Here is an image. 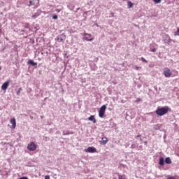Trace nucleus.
<instances>
[{
  "mask_svg": "<svg viewBox=\"0 0 179 179\" xmlns=\"http://www.w3.org/2000/svg\"><path fill=\"white\" fill-rule=\"evenodd\" d=\"M52 19H55V20L58 19V15H53Z\"/></svg>",
  "mask_w": 179,
  "mask_h": 179,
  "instance_id": "nucleus-22",
  "label": "nucleus"
},
{
  "mask_svg": "<svg viewBox=\"0 0 179 179\" xmlns=\"http://www.w3.org/2000/svg\"><path fill=\"white\" fill-rule=\"evenodd\" d=\"M140 101H142V99L140 98H137L135 101V103H139Z\"/></svg>",
  "mask_w": 179,
  "mask_h": 179,
  "instance_id": "nucleus-20",
  "label": "nucleus"
},
{
  "mask_svg": "<svg viewBox=\"0 0 179 179\" xmlns=\"http://www.w3.org/2000/svg\"><path fill=\"white\" fill-rule=\"evenodd\" d=\"M136 137L137 138H141V135H138Z\"/></svg>",
  "mask_w": 179,
  "mask_h": 179,
  "instance_id": "nucleus-28",
  "label": "nucleus"
},
{
  "mask_svg": "<svg viewBox=\"0 0 179 179\" xmlns=\"http://www.w3.org/2000/svg\"><path fill=\"white\" fill-rule=\"evenodd\" d=\"M23 90L22 88H19V90L17 92V96H20V92Z\"/></svg>",
  "mask_w": 179,
  "mask_h": 179,
  "instance_id": "nucleus-17",
  "label": "nucleus"
},
{
  "mask_svg": "<svg viewBox=\"0 0 179 179\" xmlns=\"http://www.w3.org/2000/svg\"><path fill=\"white\" fill-rule=\"evenodd\" d=\"M165 163H166V164H171V159H170V157H166L165 159Z\"/></svg>",
  "mask_w": 179,
  "mask_h": 179,
  "instance_id": "nucleus-13",
  "label": "nucleus"
},
{
  "mask_svg": "<svg viewBox=\"0 0 179 179\" xmlns=\"http://www.w3.org/2000/svg\"><path fill=\"white\" fill-rule=\"evenodd\" d=\"M132 6H134V3H131L130 1H127V7L129 8V9H131V8H132Z\"/></svg>",
  "mask_w": 179,
  "mask_h": 179,
  "instance_id": "nucleus-14",
  "label": "nucleus"
},
{
  "mask_svg": "<svg viewBox=\"0 0 179 179\" xmlns=\"http://www.w3.org/2000/svg\"><path fill=\"white\" fill-rule=\"evenodd\" d=\"M31 5H34V3H33V1L30 0L29 6H31Z\"/></svg>",
  "mask_w": 179,
  "mask_h": 179,
  "instance_id": "nucleus-23",
  "label": "nucleus"
},
{
  "mask_svg": "<svg viewBox=\"0 0 179 179\" xmlns=\"http://www.w3.org/2000/svg\"><path fill=\"white\" fill-rule=\"evenodd\" d=\"M153 2H155V3H160V2H162V0H153Z\"/></svg>",
  "mask_w": 179,
  "mask_h": 179,
  "instance_id": "nucleus-19",
  "label": "nucleus"
},
{
  "mask_svg": "<svg viewBox=\"0 0 179 179\" xmlns=\"http://www.w3.org/2000/svg\"><path fill=\"white\" fill-rule=\"evenodd\" d=\"M9 83H10L9 80L5 82V83L2 85V86H1V90H6V89H8V87H9Z\"/></svg>",
  "mask_w": 179,
  "mask_h": 179,
  "instance_id": "nucleus-8",
  "label": "nucleus"
},
{
  "mask_svg": "<svg viewBox=\"0 0 179 179\" xmlns=\"http://www.w3.org/2000/svg\"><path fill=\"white\" fill-rule=\"evenodd\" d=\"M45 179H50V176H48H48H45Z\"/></svg>",
  "mask_w": 179,
  "mask_h": 179,
  "instance_id": "nucleus-26",
  "label": "nucleus"
},
{
  "mask_svg": "<svg viewBox=\"0 0 179 179\" xmlns=\"http://www.w3.org/2000/svg\"><path fill=\"white\" fill-rule=\"evenodd\" d=\"M118 179H127L125 175H118Z\"/></svg>",
  "mask_w": 179,
  "mask_h": 179,
  "instance_id": "nucleus-16",
  "label": "nucleus"
},
{
  "mask_svg": "<svg viewBox=\"0 0 179 179\" xmlns=\"http://www.w3.org/2000/svg\"><path fill=\"white\" fill-rule=\"evenodd\" d=\"M34 19H36V17H33Z\"/></svg>",
  "mask_w": 179,
  "mask_h": 179,
  "instance_id": "nucleus-30",
  "label": "nucleus"
},
{
  "mask_svg": "<svg viewBox=\"0 0 179 179\" xmlns=\"http://www.w3.org/2000/svg\"><path fill=\"white\" fill-rule=\"evenodd\" d=\"M166 179H176L174 176H169Z\"/></svg>",
  "mask_w": 179,
  "mask_h": 179,
  "instance_id": "nucleus-25",
  "label": "nucleus"
},
{
  "mask_svg": "<svg viewBox=\"0 0 179 179\" xmlns=\"http://www.w3.org/2000/svg\"><path fill=\"white\" fill-rule=\"evenodd\" d=\"M106 110H107V106L103 105L99 111V116L100 118H103L104 117V114H106Z\"/></svg>",
  "mask_w": 179,
  "mask_h": 179,
  "instance_id": "nucleus-3",
  "label": "nucleus"
},
{
  "mask_svg": "<svg viewBox=\"0 0 179 179\" xmlns=\"http://www.w3.org/2000/svg\"><path fill=\"white\" fill-rule=\"evenodd\" d=\"M27 149L29 152H34L37 149V145L34 142H30L27 145Z\"/></svg>",
  "mask_w": 179,
  "mask_h": 179,
  "instance_id": "nucleus-2",
  "label": "nucleus"
},
{
  "mask_svg": "<svg viewBox=\"0 0 179 179\" xmlns=\"http://www.w3.org/2000/svg\"><path fill=\"white\" fill-rule=\"evenodd\" d=\"M86 153H97V149L94 147H88L85 150Z\"/></svg>",
  "mask_w": 179,
  "mask_h": 179,
  "instance_id": "nucleus-6",
  "label": "nucleus"
},
{
  "mask_svg": "<svg viewBox=\"0 0 179 179\" xmlns=\"http://www.w3.org/2000/svg\"><path fill=\"white\" fill-rule=\"evenodd\" d=\"M169 111H171V109L169 106H164L162 108H157L155 113L157 115L163 117V115H166Z\"/></svg>",
  "mask_w": 179,
  "mask_h": 179,
  "instance_id": "nucleus-1",
  "label": "nucleus"
},
{
  "mask_svg": "<svg viewBox=\"0 0 179 179\" xmlns=\"http://www.w3.org/2000/svg\"><path fill=\"white\" fill-rule=\"evenodd\" d=\"M159 166H164V158L159 157Z\"/></svg>",
  "mask_w": 179,
  "mask_h": 179,
  "instance_id": "nucleus-11",
  "label": "nucleus"
},
{
  "mask_svg": "<svg viewBox=\"0 0 179 179\" xmlns=\"http://www.w3.org/2000/svg\"><path fill=\"white\" fill-rule=\"evenodd\" d=\"M134 69H136V71H139L140 67H138V66H134Z\"/></svg>",
  "mask_w": 179,
  "mask_h": 179,
  "instance_id": "nucleus-24",
  "label": "nucleus"
},
{
  "mask_svg": "<svg viewBox=\"0 0 179 179\" xmlns=\"http://www.w3.org/2000/svg\"><path fill=\"white\" fill-rule=\"evenodd\" d=\"M141 61L143 62H145V64H148V61L144 57H141Z\"/></svg>",
  "mask_w": 179,
  "mask_h": 179,
  "instance_id": "nucleus-21",
  "label": "nucleus"
},
{
  "mask_svg": "<svg viewBox=\"0 0 179 179\" xmlns=\"http://www.w3.org/2000/svg\"><path fill=\"white\" fill-rule=\"evenodd\" d=\"M83 36V40H85L86 41H93V40H94V38L92 37V34H90L84 33Z\"/></svg>",
  "mask_w": 179,
  "mask_h": 179,
  "instance_id": "nucleus-4",
  "label": "nucleus"
},
{
  "mask_svg": "<svg viewBox=\"0 0 179 179\" xmlns=\"http://www.w3.org/2000/svg\"><path fill=\"white\" fill-rule=\"evenodd\" d=\"M164 76L165 78H171V70L169 68L164 69Z\"/></svg>",
  "mask_w": 179,
  "mask_h": 179,
  "instance_id": "nucleus-5",
  "label": "nucleus"
},
{
  "mask_svg": "<svg viewBox=\"0 0 179 179\" xmlns=\"http://www.w3.org/2000/svg\"><path fill=\"white\" fill-rule=\"evenodd\" d=\"M152 52H156V48L152 49Z\"/></svg>",
  "mask_w": 179,
  "mask_h": 179,
  "instance_id": "nucleus-27",
  "label": "nucleus"
},
{
  "mask_svg": "<svg viewBox=\"0 0 179 179\" xmlns=\"http://www.w3.org/2000/svg\"><path fill=\"white\" fill-rule=\"evenodd\" d=\"M61 10H56V12H60Z\"/></svg>",
  "mask_w": 179,
  "mask_h": 179,
  "instance_id": "nucleus-29",
  "label": "nucleus"
},
{
  "mask_svg": "<svg viewBox=\"0 0 179 179\" xmlns=\"http://www.w3.org/2000/svg\"><path fill=\"white\" fill-rule=\"evenodd\" d=\"M27 64H29V65H31L32 66H37V63L34 62L33 60L29 59L27 62Z\"/></svg>",
  "mask_w": 179,
  "mask_h": 179,
  "instance_id": "nucleus-10",
  "label": "nucleus"
},
{
  "mask_svg": "<svg viewBox=\"0 0 179 179\" xmlns=\"http://www.w3.org/2000/svg\"><path fill=\"white\" fill-rule=\"evenodd\" d=\"M175 36H179V27L177 28V31L175 32Z\"/></svg>",
  "mask_w": 179,
  "mask_h": 179,
  "instance_id": "nucleus-18",
  "label": "nucleus"
},
{
  "mask_svg": "<svg viewBox=\"0 0 179 179\" xmlns=\"http://www.w3.org/2000/svg\"><path fill=\"white\" fill-rule=\"evenodd\" d=\"M0 71H1V67H0Z\"/></svg>",
  "mask_w": 179,
  "mask_h": 179,
  "instance_id": "nucleus-31",
  "label": "nucleus"
},
{
  "mask_svg": "<svg viewBox=\"0 0 179 179\" xmlns=\"http://www.w3.org/2000/svg\"><path fill=\"white\" fill-rule=\"evenodd\" d=\"M10 122L12 124V129H15V128H16V119L15 117L11 118Z\"/></svg>",
  "mask_w": 179,
  "mask_h": 179,
  "instance_id": "nucleus-7",
  "label": "nucleus"
},
{
  "mask_svg": "<svg viewBox=\"0 0 179 179\" xmlns=\"http://www.w3.org/2000/svg\"><path fill=\"white\" fill-rule=\"evenodd\" d=\"M101 139L102 141H101V145H107V142H108L107 137H103Z\"/></svg>",
  "mask_w": 179,
  "mask_h": 179,
  "instance_id": "nucleus-9",
  "label": "nucleus"
},
{
  "mask_svg": "<svg viewBox=\"0 0 179 179\" xmlns=\"http://www.w3.org/2000/svg\"><path fill=\"white\" fill-rule=\"evenodd\" d=\"M57 41L58 43H64V39L62 38H60L59 36L57 37Z\"/></svg>",
  "mask_w": 179,
  "mask_h": 179,
  "instance_id": "nucleus-15",
  "label": "nucleus"
},
{
  "mask_svg": "<svg viewBox=\"0 0 179 179\" xmlns=\"http://www.w3.org/2000/svg\"><path fill=\"white\" fill-rule=\"evenodd\" d=\"M89 121H92L94 124H96V118L94 117V115H91L88 118Z\"/></svg>",
  "mask_w": 179,
  "mask_h": 179,
  "instance_id": "nucleus-12",
  "label": "nucleus"
}]
</instances>
